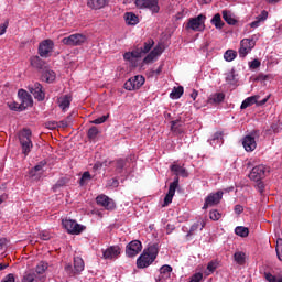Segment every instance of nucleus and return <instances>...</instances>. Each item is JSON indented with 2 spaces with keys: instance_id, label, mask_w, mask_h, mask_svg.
Listing matches in <instances>:
<instances>
[{
  "instance_id": "46",
  "label": "nucleus",
  "mask_w": 282,
  "mask_h": 282,
  "mask_svg": "<svg viewBox=\"0 0 282 282\" xmlns=\"http://www.w3.org/2000/svg\"><path fill=\"white\" fill-rule=\"evenodd\" d=\"M209 218L213 221H219V219H221V213H219L217 209L210 210Z\"/></svg>"
},
{
  "instance_id": "58",
  "label": "nucleus",
  "mask_w": 282,
  "mask_h": 282,
  "mask_svg": "<svg viewBox=\"0 0 282 282\" xmlns=\"http://www.w3.org/2000/svg\"><path fill=\"white\" fill-rule=\"evenodd\" d=\"M270 96L271 95H268L264 99H262V100H257V102H256V105L258 106V107H263V105H265V102H268L269 100H270Z\"/></svg>"
},
{
  "instance_id": "41",
  "label": "nucleus",
  "mask_w": 282,
  "mask_h": 282,
  "mask_svg": "<svg viewBox=\"0 0 282 282\" xmlns=\"http://www.w3.org/2000/svg\"><path fill=\"white\" fill-rule=\"evenodd\" d=\"M90 180H93L91 174L89 172H84L79 181L80 186L89 184Z\"/></svg>"
},
{
  "instance_id": "54",
  "label": "nucleus",
  "mask_w": 282,
  "mask_h": 282,
  "mask_svg": "<svg viewBox=\"0 0 282 282\" xmlns=\"http://www.w3.org/2000/svg\"><path fill=\"white\" fill-rule=\"evenodd\" d=\"M264 279H267V281L269 282H279V280L276 279V276L272 275V273H264Z\"/></svg>"
},
{
  "instance_id": "60",
  "label": "nucleus",
  "mask_w": 282,
  "mask_h": 282,
  "mask_svg": "<svg viewBox=\"0 0 282 282\" xmlns=\"http://www.w3.org/2000/svg\"><path fill=\"white\" fill-rule=\"evenodd\" d=\"M40 237H41V239H43V241H48L51 236H50L48 231H42L40 234Z\"/></svg>"
},
{
  "instance_id": "44",
  "label": "nucleus",
  "mask_w": 282,
  "mask_h": 282,
  "mask_svg": "<svg viewBox=\"0 0 282 282\" xmlns=\"http://www.w3.org/2000/svg\"><path fill=\"white\" fill-rule=\"evenodd\" d=\"M48 265L46 262H40L36 268L35 272L36 274H44V272L47 270Z\"/></svg>"
},
{
  "instance_id": "55",
  "label": "nucleus",
  "mask_w": 282,
  "mask_h": 282,
  "mask_svg": "<svg viewBox=\"0 0 282 282\" xmlns=\"http://www.w3.org/2000/svg\"><path fill=\"white\" fill-rule=\"evenodd\" d=\"M1 282H17L14 274L9 273Z\"/></svg>"
},
{
  "instance_id": "62",
  "label": "nucleus",
  "mask_w": 282,
  "mask_h": 282,
  "mask_svg": "<svg viewBox=\"0 0 282 282\" xmlns=\"http://www.w3.org/2000/svg\"><path fill=\"white\" fill-rule=\"evenodd\" d=\"M59 127H63L64 129L69 127V121L66 119V120H62L58 122Z\"/></svg>"
},
{
  "instance_id": "38",
  "label": "nucleus",
  "mask_w": 282,
  "mask_h": 282,
  "mask_svg": "<svg viewBox=\"0 0 282 282\" xmlns=\"http://www.w3.org/2000/svg\"><path fill=\"white\" fill-rule=\"evenodd\" d=\"M172 272H173V268L169 264H165L160 269L162 279H169Z\"/></svg>"
},
{
  "instance_id": "59",
  "label": "nucleus",
  "mask_w": 282,
  "mask_h": 282,
  "mask_svg": "<svg viewBox=\"0 0 282 282\" xmlns=\"http://www.w3.org/2000/svg\"><path fill=\"white\" fill-rule=\"evenodd\" d=\"M10 246V240L7 238H0V248L9 247Z\"/></svg>"
},
{
  "instance_id": "33",
  "label": "nucleus",
  "mask_w": 282,
  "mask_h": 282,
  "mask_svg": "<svg viewBox=\"0 0 282 282\" xmlns=\"http://www.w3.org/2000/svg\"><path fill=\"white\" fill-rule=\"evenodd\" d=\"M43 166H45V162H40L32 170H30V177H36V175H41L43 173Z\"/></svg>"
},
{
  "instance_id": "50",
  "label": "nucleus",
  "mask_w": 282,
  "mask_h": 282,
  "mask_svg": "<svg viewBox=\"0 0 282 282\" xmlns=\"http://www.w3.org/2000/svg\"><path fill=\"white\" fill-rule=\"evenodd\" d=\"M46 129H51V131H53L54 129H58V127H61V124H58V122L56 121H47L45 123Z\"/></svg>"
},
{
  "instance_id": "29",
  "label": "nucleus",
  "mask_w": 282,
  "mask_h": 282,
  "mask_svg": "<svg viewBox=\"0 0 282 282\" xmlns=\"http://www.w3.org/2000/svg\"><path fill=\"white\" fill-rule=\"evenodd\" d=\"M268 19V11L263 10L261 14H259L253 22L250 23L251 28H259L263 21Z\"/></svg>"
},
{
  "instance_id": "8",
  "label": "nucleus",
  "mask_w": 282,
  "mask_h": 282,
  "mask_svg": "<svg viewBox=\"0 0 282 282\" xmlns=\"http://www.w3.org/2000/svg\"><path fill=\"white\" fill-rule=\"evenodd\" d=\"M64 270L68 276H76V274H80V272L85 270V261H83V258L80 257H75L74 267H72V264H66Z\"/></svg>"
},
{
  "instance_id": "6",
  "label": "nucleus",
  "mask_w": 282,
  "mask_h": 282,
  "mask_svg": "<svg viewBox=\"0 0 282 282\" xmlns=\"http://www.w3.org/2000/svg\"><path fill=\"white\" fill-rule=\"evenodd\" d=\"M62 226L65 228V230H67L68 235H80L87 228L73 219L62 220Z\"/></svg>"
},
{
  "instance_id": "57",
  "label": "nucleus",
  "mask_w": 282,
  "mask_h": 282,
  "mask_svg": "<svg viewBox=\"0 0 282 282\" xmlns=\"http://www.w3.org/2000/svg\"><path fill=\"white\" fill-rule=\"evenodd\" d=\"M8 25H9L8 21L0 24V36H3V34H6V31L8 30Z\"/></svg>"
},
{
  "instance_id": "47",
  "label": "nucleus",
  "mask_w": 282,
  "mask_h": 282,
  "mask_svg": "<svg viewBox=\"0 0 282 282\" xmlns=\"http://www.w3.org/2000/svg\"><path fill=\"white\" fill-rule=\"evenodd\" d=\"M98 135V128L96 127H91L89 130H88V138L89 140H96V137Z\"/></svg>"
},
{
  "instance_id": "30",
  "label": "nucleus",
  "mask_w": 282,
  "mask_h": 282,
  "mask_svg": "<svg viewBox=\"0 0 282 282\" xmlns=\"http://www.w3.org/2000/svg\"><path fill=\"white\" fill-rule=\"evenodd\" d=\"M221 14H223L224 21H226V23H228V25H235L237 23V20L232 15V12H230L228 10H223Z\"/></svg>"
},
{
  "instance_id": "4",
  "label": "nucleus",
  "mask_w": 282,
  "mask_h": 282,
  "mask_svg": "<svg viewBox=\"0 0 282 282\" xmlns=\"http://www.w3.org/2000/svg\"><path fill=\"white\" fill-rule=\"evenodd\" d=\"M134 4L139 10H150L152 14L160 13V0H135Z\"/></svg>"
},
{
  "instance_id": "7",
  "label": "nucleus",
  "mask_w": 282,
  "mask_h": 282,
  "mask_svg": "<svg viewBox=\"0 0 282 282\" xmlns=\"http://www.w3.org/2000/svg\"><path fill=\"white\" fill-rule=\"evenodd\" d=\"M63 45H68L69 47H78L87 43V36L80 33L72 34L62 40Z\"/></svg>"
},
{
  "instance_id": "28",
  "label": "nucleus",
  "mask_w": 282,
  "mask_h": 282,
  "mask_svg": "<svg viewBox=\"0 0 282 282\" xmlns=\"http://www.w3.org/2000/svg\"><path fill=\"white\" fill-rule=\"evenodd\" d=\"M257 100H259V95H254V96L246 98L242 101L240 109H248V107H252V105H257Z\"/></svg>"
},
{
  "instance_id": "24",
  "label": "nucleus",
  "mask_w": 282,
  "mask_h": 282,
  "mask_svg": "<svg viewBox=\"0 0 282 282\" xmlns=\"http://www.w3.org/2000/svg\"><path fill=\"white\" fill-rule=\"evenodd\" d=\"M248 259V256L243 251H236L234 253V261L238 265H246V260Z\"/></svg>"
},
{
  "instance_id": "16",
  "label": "nucleus",
  "mask_w": 282,
  "mask_h": 282,
  "mask_svg": "<svg viewBox=\"0 0 282 282\" xmlns=\"http://www.w3.org/2000/svg\"><path fill=\"white\" fill-rule=\"evenodd\" d=\"M30 93L34 96L35 100H45V91H43V86L39 83H35L32 86H29Z\"/></svg>"
},
{
  "instance_id": "27",
  "label": "nucleus",
  "mask_w": 282,
  "mask_h": 282,
  "mask_svg": "<svg viewBox=\"0 0 282 282\" xmlns=\"http://www.w3.org/2000/svg\"><path fill=\"white\" fill-rule=\"evenodd\" d=\"M205 226H206V220H198L197 223L192 225V227L187 234V237L195 235V232H197V230H204Z\"/></svg>"
},
{
  "instance_id": "23",
  "label": "nucleus",
  "mask_w": 282,
  "mask_h": 282,
  "mask_svg": "<svg viewBox=\"0 0 282 282\" xmlns=\"http://www.w3.org/2000/svg\"><path fill=\"white\" fill-rule=\"evenodd\" d=\"M123 19L127 25H138L140 23V18L133 12H126Z\"/></svg>"
},
{
  "instance_id": "3",
  "label": "nucleus",
  "mask_w": 282,
  "mask_h": 282,
  "mask_svg": "<svg viewBox=\"0 0 282 282\" xmlns=\"http://www.w3.org/2000/svg\"><path fill=\"white\" fill-rule=\"evenodd\" d=\"M20 144L22 147V153L28 155L32 151V131L30 129H23L19 134Z\"/></svg>"
},
{
  "instance_id": "31",
  "label": "nucleus",
  "mask_w": 282,
  "mask_h": 282,
  "mask_svg": "<svg viewBox=\"0 0 282 282\" xmlns=\"http://www.w3.org/2000/svg\"><path fill=\"white\" fill-rule=\"evenodd\" d=\"M30 63L35 69H43L45 67V62L39 56H32Z\"/></svg>"
},
{
  "instance_id": "12",
  "label": "nucleus",
  "mask_w": 282,
  "mask_h": 282,
  "mask_svg": "<svg viewBox=\"0 0 282 282\" xmlns=\"http://www.w3.org/2000/svg\"><path fill=\"white\" fill-rule=\"evenodd\" d=\"M96 202L98 206H102L106 210H116V202L105 194L97 196Z\"/></svg>"
},
{
  "instance_id": "20",
  "label": "nucleus",
  "mask_w": 282,
  "mask_h": 282,
  "mask_svg": "<svg viewBox=\"0 0 282 282\" xmlns=\"http://www.w3.org/2000/svg\"><path fill=\"white\" fill-rule=\"evenodd\" d=\"M171 131L175 135H182L184 133V122L180 119L171 121Z\"/></svg>"
},
{
  "instance_id": "32",
  "label": "nucleus",
  "mask_w": 282,
  "mask_h": 282,
  "mask_svg": "<svg viewBox=\"0 0 282 282\" xmlns=\"http://www.w3.org/2000/svg\"><path fill=\"white\" fill-rule=\"evenodd\" d=\"M171 171L175 173V175H182V177H188V172L182 165L173 164L171 166Z\"/></svg>"
},
{
  "instance_id": "22",
  "label": "nucleus",
  "mask_w": 282,
  "mask_h": 282,
  "mask_svg": "<svg viewBox=\"0 0 282 282\" xmlns=\"http://www.w3.org/2000/svg\"><path fill=\"white\" fill-rule=\"evenodd\" d=\"M109 0H87V6L90 10H102Z\"/></svg>"
},
{
  "instance_id": "14",
  "label": "nucleus",
  "mask_w": 282,
  "mask_h": 282,
  "mask_svg": "<svg viewBox=\"0 0 282 282\" xmlns=\"http://www.w3.org/2000/svg\"><path fill=\"white\" fill-rule=\"evenodd\" d=\"M265 177V165H257L254 166L251 172L249 173V178L252 182H261Z\"/></svg>"
},
{
  "instance_id": "26",
  "label": "nucleus",
  "mask_w": 282,
  "mask_h": 282,
  "mask_svg": "<svg viewBox=\"0 0 282 282\" xmlns=\"http://www.w3.org/2000/svg\"><path fill=\"white\" fill-rule=\"evenodd\" d=\"M210 23L216 28V30H224V25H226V23H224V20H221V14L219 13H216L212 18Z\"/></svg>"
},
{
  "instance_id": "21",
  "label": "nucleus",
  "mask_w": 282,
  "mask_h": 282,
  "mask_svg": "<svg viewBox=\"0 0 282 282\" xmlns=\"http://www.w3.org/2000/svg\"><path fill=\"white\" fill-rule=\"evenodd\" d=\"M57 102L62 111H67V109H69V105H72V96L63 95L57 99Z\"/></svg>"
},
{
  "instance_id": "9",
  "label": "nucleus",
  "mask_w": 282,
  "mask_h": 282,
  "mask_svg": "<svg viewBox=\"0 0 282 282\" xmlns=\"http://www.w3.org/2000/svg\"><path fill=\"white\" fill-rule=\"evenodd\" d=\"M144 83V76L135 75L124 83V89H127V91H135L137 89H140Z\"/></svg>"
},
{
  "instance_id": "36",
  "label": "nucleus",
  "mask_w": 282,
  "mask_h": 282,
  "mask_svg": "<svg viewBox=\"0 0 282 282\" xmlns=\"http://www.w3.org/2000/svg\"><path fill=\"white\" fill-rule=\"evenodd\" d=\"M153 45H155V42L152 39L147 40L143 44V47L139 50V52H141V56L142 54H149Z\"/></svg>"
},
{
  "instance_id": "2",
  "label": "nucleus",
  "mask_w": 282,
  "mask_h": 282,
  "mask_svg": "<svg viewBox=\"0 0 282 282\" xmlns=\"http://www.w3.org/2000/svg\"><path fill=\"white\" fill-rule=\"evenodd\" d=\"M185 30H192L193 32H204V30H206V15L199 14L195 18H191L185 25Z\"/></svg>"
},
{
  "instance_id": "40",
  "label": "nucleus",
  "mask_w": 282,
  "mask_h": 282,
  "mask_svg": "<svg viewBox=\"0 0 282 282\" xmlns=\"http://www.w3.org/2000/svg\"><path fill=\"white\" fill-rule=\"evenodd\" d=\"M224 58H225V61L230 63V62L235 61V58H237V52L234 50H228L225 52Z\"/></svg>"
},
{
  "instance_id": "25",
  "label": "nucleus",
  "mask_w": 282,
  "mask_h": 282,
  "mask_svg": "<svg viewBox=\"0 0 282 282\" xmlns=\"http://www.w3.org/2000/svg\"><path fill=\"white\" fill-rule=\"evenodd\" d=\"M120 254V249L108 248L102 251L104 259H116Z\"/></svg>"
},
{
  "instance_id": "49",
  "label": "nucleus",
  "mask_w": 282,
  "mask_h": 282,
  "mask_svg": "<svg viewBox=\"0 0 282 282\" xmlns=\"http://www.w3.org/2000/svg\"><path fill=\"white\" fill-rule=\"evenodd\" d=\"M219 267V262L217 261H210L208 264H207V270L209 272H214L217 270V268Z\"/></svg>"
},
{
  "instance_id": "63",
  "label": "nucleus",
  "mask_w": 282,
  "mask_h": 282,
  "mask_svg": "<svg viewBox=\"0 0 282 282\" xmlns=\"http://www.w3.org/2000/svg\"><path fill=\"white\" fill-rule=\"evenodd\" d=\"M197 96H199V93H197V90L193 89L191 93V98L193 100H197Z\"/></svg>"
},
{
  "instance_id": "39",
  "label": "nucleus",
  "mask_w": 282,
  "mask_h": 282,
  "mask_svg": "<svg viewBox=\"0 0 282 282\" xmlns=\"http://www.w3.org/2000/svg\"><path fill=\"white\" fill-rule=\"evenodd\" d=\"M235 234L238 237H248V235H250V229H248V227L238 226L235 229Z\"/></svg>"
},
{
  "instance_id": "37",
  "label": "nucleus",
  "mask_w": 282,
  "mask_h": 282,
  "mask_svg": "<svg viewBox=\"0 0 282 282\" xmlns=\"http://www.w3.org/2000/svg\"><path fill=\"white\" fill-rule=\"evenodd\" d=\"M42 78L45 83H54L56 80V73L54 70H45Z\"/></svg>"
},
{
  "instance_id": "64",
  "label": "nucleus",
  "mask_w": 282,
  "mask_h": 282,
  "mask_svg": "<svg viewBox=\"0 0 282 282\" xmlns=\"http://www.w3.org/2000/svg\"><path fill=\"white\" fill-rule=\"evenodd\" d=\"M275 252L278 254V259L282 261V248H275Z\"/></svg>"
},
{
  "instance_id": "11",
  "label": "nucleus",
  "mask_w": 282,
  "mask_h": 282,
  "mask_svg": "<svg viewBox=\"0 0 282 282\" xmlns=\"http://www.w3.org/2000/svg\"><path fill=\"white\" fill-rule=\"evenodd\" d=\"M224 197V192L219 191L217 193H212L205 198V204L203 206V209L206 210L207 208H210L213 206H217L219 202H221Z\"/></svg>"
},
{
  "instance_id": "42",
  "label": "nucleus",
  "mask_w": 282,
  "mask_h": 282,
  "mask_svg": "<svg viewBox=\"0 0 282 282\" xmlns=\"http://www.w3.org/2000/svg\"><path fill=\"white\" fill-rule=\"evenodd\" d=\"M21 282H39V280H36V273H25Z\"/></svg>"
},
{
  "instance_id": "52",
  "label": "nucleus",
  "mask_w": 282,
  "mask_h": 282,
  "mask_svg": "<svg viewBox=\"0 0 282 282\" xmlns=\"http://www.w3.org/2000/svg\"><path fill=\"white\" fill-rule=\"evenodd\" d=\"M250 69H259L261 67V62L259 59H253L249 63Z\"/></svg>"
},
{
  "instance_id": "61",
  "label": "nucleus",
  "mask_w": 282,
  "mask_h": 282,
  "mask_svg": "<svg viewBox=\"0 0 282 282\" xmlns=\"http://www.w3.org/2000/svg\"><path fill=\"white\" fill-rule=\"evenodd\" d=\"M234 210H235L236 215H241V213H243V206L236 205Z\"/></svg>"
},
{
  "instance_id": "10",
  "label": "nucleus",
  "mask_w": 282,
  "mask_h": 282,
  "mask_svg": "<svg viewBox=\"0 0 282 282\" xmlns=\"http://www.w3.org/2000/svg\"><path fill=\"white\" fill-rule=\"evenodd\" d=\"M52 52H54V41L47 39L39 44V54L42 58H48Z\"/></svg>"
},
{
  "instance_id": "5",
  "label": "nucleus",
  "mask_w": 282,
  "mask_h": 282,
  "mask_svg": "<svg viewBox=\"0 0 282 282\" xmlns=\"http://www.w3.org/2000/svg\"><path fill=\"white\" fill-rule=\"evenodd\" d=\"M256 45L257 41H254V36H252L251 39H242L240 41V46L238 50L239 57L246 58V56H248V54H250L252 50H254Z\"/></svg>"
},
{
  "instance_id": "1",
  "label": "nucleus",
  "mask_w": 282,
  "mask_h": 282,
  "mask_svg": "<svg viewBox=\"0 0 282 282\" xmlns=\"http://www.w3.org/2000/svg\"><path fill=\"white\" fill-rule=\"evenodd\" d=\"M158 259V248H147L142 254L137 259V268H149L153 261Z\"/></svg>"
},
{
  "instance_id": "53",
  "label": "nucleus",
  "mask_w": 282,
  "mask_h": 282,
  "mask_svg": "<svg viewBox=\"0 0 282 282\" xmlns=\"http://www.w3.org/2000/svg\"><path fill=\"white\" fill-rule=\"evenodd\" d=\"M9 107L12 111H25L24 109H21V104L12 102Z\"/></svg>"
},
{
  "instance_id": "17",
  "label": "nucleus",
  "mask_w": 282,
  "mask_h": 282,
  "mask_svg": "<svg viewBox=\"0 0 282 282\" xmlns=\"http://www.w3.org/2000/svg\"><path fill=\"white\" fill-rule=\"evenodd\" d=\"M162 52H164V48H162V45H158L155 46L150 54H148L144 59L143 63L145 65H149L150 63H153V61H155L158 58V56H160L162 54Z\"/></svg>"
},
{
  "instance_id": "51",
  "label": "nucleus",
  "mask_w": 282,
  "mask_h": 282,
  "mask_svg": "<svg viewBox=\"0 0 282 282\" xmlns=\"http://www.w3.org/2000/svg\"><path fill=\"white\" fill-rule=\"evenodd\" d=\"M126 248H142V242L140 240H133L129 242Z\"/></svg>"
},
{
  "instance_id": "43",
  "label": "nucleus",
  "mask_w": 282,
  "mask_h": 282,
  "mask_svg": "<svg viewBox=\"0 0 282 282\" xmlns=\"http://www.w3.org/2000/svg\"><path fill=\"white\" fill-rule=\"evenodd\" d=\"M140 252H142V248H128V249H126V254H127V257H130V258H132V257H135V256H138Z\"/></svg>"
},
{
  "instance_id": "18",
  "label": "nucleus",
  "mask_w": 282,
  "mask_h": 282,
  "mask_svg": "<svg viewBox=\"0 0 282 282\" xmlns=\"http://www.w3.org/2000/svg\"><path fill=\"white\" fill-rule=\"evenodd\" d=\"M245 151L252 153L257 149V140L252 135H246L242 140Z\"/></svg>"
},
{
  "instance_id": "34",
  "label": "nucleus",
  "mask_w": 282,
  "mask_h": 282,
  "mask_svg": "<svg viewBox=\"0 0 282 282\" xmlns=\"http://www.w3.org/2000/svg\"><path fill=\"white\" fill-rule=\"evenodd\" d=\"M183 95H184V87L178 86L173 88L172 93L170 94V98H172V100H177L182 98Z\"/></svg>"
},
{
  "instance_id": "19",
  "label": "nucleus",
  "mask_w": 282,
  "mask_h": 282,
  "mask_svg": "<svg viewBox=\"0 0 282 282\" xmlns=\"http://www.w3.org/2000/svg\"><path fill=\"white\" fill-rule=\"evenodd\" d=\"M226 100V94L224 93H215V94H212L209 97H208V105H221V102Z\"/></svg>"
},
{
  "instance_id": "35",
  "label": "nucleus",
  "mask_w": 282,
  "mask_h": 282,
  "mask_svg": "<svg viewBox=\"0 0 282 282\" xmlns=\"http://www.w3.org/2000/svg\"><path fill=\"white\" fill-rule=\"evenodd\" d=\"M124 61H133V58H142V52L140 50H134L132 52L124 53Z\"/></svg>"
},
{
  "instance_id": "56",
  "label": "nucleus",
  "mask_w": 282,
  "mask_h": 282,
  "mask_svg": "<svg viewBox=\"0 0 282 282\" xmlns=\"http://www.w3.org/2000/svg\"><path fill=\"white\" fill-rule=\"evenodd\" d=\"M202 279H204V274L202 273H195L193 276H192V282H199L202 281Z\"/></svg>"
},
{
  "instance_id": "45",
  "label": "nucleus",
  "mask_w": 282,
  "mask_h": 282,
  "mask_svg": "<svg viewBox=\"0 0 282 282\" xmlns=\"http://www.w3.org/2000/svg\"><path fill=\"white\" fill-rule=\"evenodd\" d=\"M127 165V161L124 159H119L116 161V171L117 173H122V169Z\"/></svg>"
},
{
  "instance_id": "13",
  "label": "nucleus",
  "mask_w": 282,
  "mask_h": 282,
  "mask_svg": "<svg viewBox=\"0 0 282 282\" xmlns=\"http://www.w3.org/2000/svg\"><path fill=\"white\" fill-rule=\"evenodd\" d=\"M180 186V177H176L174 182L170 184L169 192L164 197L163 207L169 206V204L173 203V197H175V191H177V187Z\"/></svg>"
},
{
  "instance_id": "15",
  "label": "nucleus",
  "mask_w": 282,
  "mask_h": 282,
  "mask_svg": "<svg viewBox=\"0 0 282 282\" xmlns=\"http://www.w3.org/2000/svg\"><path fill=\"white\" fill-rule=\"evenodd\" d=\"M18 96L20 98V108L21 109H28V107H32L33 100L32 95H29L28 90L20 89L18 91Z\"/></svg>"
},
{
  "instance_id": "48",
  "label": "nucleus",
  "mask_w": 282,
  "mask_h": 282,
  "mask_svg": "<svg viewBox=\"0 0 282 282\" xmlns=\"http://www.w3.org/2000/svg\"><path fill=\"white\" fill-rule=\"evenodd\" d=\"M107 120H109V115L99 117L91 122H93V124H102V123L107 122Z\"/></svg>"
}]
</instances>
